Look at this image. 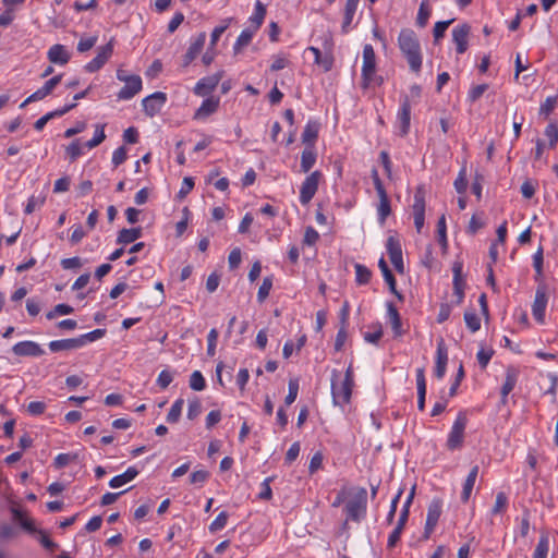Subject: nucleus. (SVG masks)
Instances as JSON below:
<instances>
[{"label":"nucleus","mask_w":558,"mask_h":558,"mask_svg":"<svg viewBox=\"0 0 558 558\" xmlns=\"http://www.w3.org/2000/svg\"><path fill=\"white\" fill-rule=\"evenodd\" d=\"M378 197H379L378 217H379V221L381 223H384L386 218L391 213L390 202H389L387 193H383V194L378 195Z\"/></svg>","instance_id":"nucleus-37"},{"label":"nucleus","mask_w":558,"mask_h":558,"mask_svg":"<svg viewBox=\"0 0 558 558\" xmlns=\"http://www.w3.org/2000/svg\"><path fill=\"white\" fill-rule=\"evenodd\" d=\"M478 471H480L478 465H474L465 478V482H464L463 488H462V493H461V501L464 504L468 502L471 497L474 484H475L477 475H478Z\"/></svg>","instance_id":"nucleus-25"},{"label":"nucleus","mask_w":558,"mask_h":558,"mask_svg":"<svg viewBox=\"0 0 558 558\" xmlns=\"http://www.w3.org/2000/svg\"><path fill=\"white\" fill-rule=\"evenodd\" d=\"M446 218L442 215L437 222V233L439 243L446 247L447 246V234H446Z\"/></svg>","instance_id":"nucleus-57"},{"label":"nucleus","mask_w":558,"mask_h":558,"mask_svg":"<svg viewBox=\"0 0 558 558\" xmlns=\"http://www.w3.org/2000/svg\"><path fill=\"white\" fill-rule=\"evenodd\" d=\"M488 89V84H480L474 87H472L469 92L468 98L471 102L476 101L480 99L483 94Z\"/></svg>","instance_id":"nucleus-58"},{"label":"nucleus","mask_w":558,"mask_h":558,"mask_svg":"<svg viewBox=\"0 0 558 558\" xmlns=\"http://www.w3.org/2000/svg\"><path fill=\"white\" fill-rule=\"evenodd\" d=\"M319 125L316 122H307L302 133V141L306 146H313L318 136Z\"/></svg>","instance_id":"nucleus-33"},{"label":"nucleus","mask_w":558,"mask_h":558,"mask_svg":"<svg viewBox=\"0 0 558 558\" xmlns=\"http://www.w3.org/2000/svg\"><path fill=\"white\" fill-rule=\"evenodd\" d=\"M172 380H173L172 374L169 371L163 369L158 375L157 385L161 389H166L171 384Z\"/></svg>","instance_id":"nucleus-62"},{"label":"nucleus","mask_w":558,"mask_h":558,"mask_svg":"<svg viewBox=\"0 0 558 558\" xmlns=\"http://www.w3.org/2000/svg\"><path fill=\"white\" fill-rule=\"evenodd\" d=\"M543 248L539 247L533 255V267L536 272V280L543 275Z\"/></svg>","instance_id":"nucleus-54"},{"label":"nucleus","mask_w":558,"mask_h":558,"mask_svg":"<svg viewBox=\"0 0 558 558\" xmlns=\"http://www.w3.org/2000/svg\"><path fill=\"white\" fill-rule=\"evenodd\" d=\"M398 45L411 71L418 73L422 68V52L415 32L411 28L401 29L398 36Z\"/></svg>","instance_id":"nucleus-1"},{"label":"nucleus","mask_w":558,"mask_h":558,"mask_svg":"<svg viewBox=\"0 0 558 558\" xmlns=\"http://www.w3.org/2000/svg\"><path fill=\"white\" fill-rule=\"evenodd\" d=\"M254 31H252L251 28H245L241 32V34L239 35L236 41L234 43V46H233V51L234 53H239L243 47L247 46L253 36H254Z\"/></svg>","instance_id":"nucleus-36"},{"label":"nucleus","mask_w":558,"mask_h":558,"mask_svg":"<svg viewBox=\"0 0 558 558\" xmlns=\"http://www.w3.org/2000/svg\"><path fill=\"white\" fill-rule=\"evenodd\" d=\"M184 400L178 399L173 402L171 405L168 414H167V422L168 423H177L181 416L182 409H183Z\"/></svg>","instance_id":"nucleus-38"},{"label":"nucleus","mask_w":558,"mask_h":558,"mask_svg":"<svg viewBox=\"0 0 558 558\" xmlns=\"http://www.w3.org/2000/svg\"><path fill=\"white\" fill-rule=\"evenodd\" d=\"M378 267L383 272L384 279L387 282L390 292L393 293L400 301H402L403 295L397 290L396 278L383 257L378 262Z\"/></svg>","instance_id":"nucleus-24"},{"label":"nucleus","mask_w":558,"mask_h":558,"mask_svg":"<svg viewBox=\"0 0 558 558\" xmlns=\"http://www.w3.org/2000/svg\"><path fill=\"white\" fill-rule=\"evenodd\" d=\"M105 125L104 124H97L96 125V130H95V134H94V137L92 140H89L85 145L86 147H88L89 149L100 145L105 138H106V134H105Z\"/></svg>","instance_id":"nucleus-46"},{"label":"nucleus","mask_w":558,"mask_h":558,"mask_svg":"<svg viewBox=\"0 0 558 558\" xmlns=\"http://www.w3.org/2000/svg\"><path fill=\"white\" fill-rule=\"evenodd\" d=\"M209 477V472L206 470H197L191 473L190 483L194 485H203Z\"/></svg>","instance_id":"nucleus-56"},{"label":"nucleus","mask_w":558,"mask_h":558,"mask_svg":"<svg viewBox=\"0 0 558 558\" xmlns=\"http://www.w3.org/2000/svg\"><path fill=\"white\" fill-rule=\"evenodd\" d=\"M366 507L367 490L364 487H360L356 489L352 498L345 504L344 511L348 519L360 522L366 513Z\"/></svg>","instance_id":"nucleus-4"},{"label":"nucleus","mask_w":558,"mask_h":558,"mask_svg":"<svg viewBox=\"0 0 558 558\" xmlns=\"http://www.w3.org/2000/svg\"><path fill=\"white\" fill-rule=\"evenodd\" d=\"M47 58L53 64L64 65L70 61L71 54L63 45L56 44L49 48Z\"/></svg>","instance_id":"nucleus-18"},{"label":"nucleus","mask_w":558,"mask_h":558,"mask_svg":"<svg viewBox=\"0 0 558 558\" xmlns=\"http://www.w3.org/2000/svg\"><path fill=\"white\" fill-rule=\"evenodd\" d=\"M105 333L106 329H95L76 338L52 340L49 342L48 348L51 352L76 350L102 338Z\"/></svg>","instance_id":"nucleus-2"},{"label":"nucleus","mask_w":558,"mask_h":558,"mask_svg":"<svg viewBox=\"0 0 558 558\" xmlns=\"http://www.w3.org/2000/svg\"><path fill=\"white\" fill-rule=\"evenodd\" d=\"M318 240V232L313 227H307L304 232L303 243L311 246L314 245Z\"/></svg>","instance_id":"nucleus-60"},{"label":"nucleus","mask_w":558,"mask_h":558,"mask_svg":"<svg viewBox=\"0 0 558 558\" xmlns=\"http://www.w3.org/2000/svg\"><path fill=\"white\" fill-rule=\"evenodd\" d=\"M220 99L218 97L206 98L196 110L194 119L201 120L215 113L219 108Z\"/></svg>","instance_id":"nucleus-21"},{"label":"nucleus","mask_w":558,"mask_h":558,"mask_svg":"<svg viewBox=\"0 0 558 558\" xmlns=\"http://www.w3.org/2000/svg\"><path fill=\"white\" fill-rule=\"evenodd\" d=\"M265 16H266V8L259 0H257L256 4H255L254 13L250 17V22L252 23L251 29L256 32L262 26Z\"/></svg>","instance_id":"nucleus-32"},{"label":"nucleus","mask_w":558,"mask_h":558,"mask_svg":"<svg viewBox=\"0 0 558 558\" xmlns=\"http://www.w3.org/2000/svg\"><path fill=\"white\" fill-rule=\"evenodd\" d=\"M508 506V497L504 492H499L496 495L495 505L492 509L493 514L501 513Z\"/></svg>","instance_id":"nucleus-49"},{"label":"nucleus","mask_w":558,"mask_h":558,"mask_svg":"<svg viewBox=\"0 0 558 558\" xmlns=\"http://www.w3.org/2000/svg\"><path fill=\"white\" fill-rule=\"evenodd\" d=\"M217 339H218L217 329H215V328L210 329V331L208 332V336H207V354L209 356H214L216 353Z\"/></svg>","instance_id":"nucleus-55"},{"label":"nucleus","mask_w":558,"mask_h":558,"mask_svg":"<svg viewBox=\"0 0 558 558\" xmlns=\"http://www.w3.org/2000/svg\"><path fill=\"white\" fill-rule=\"evenodd\" d=\"M470 33L471 26L468 23L459 24L452 29V41L456 45L458 54H462L468 50Z\"/></svg>","instance_id":"nucleus-12"},{"label":"nucleus","mask_w":558,"mask_h":558,"mask_svg":"<svg viewBox=\"0 0 558 558\" xmlns=\"http://www.w3.org/2000/svg\"><path fill=\"white\" fill-rule=\"evenodd\" d=\"M386 248L389 256L402 254L400 241L395 236L387 239Z\"/></svg>","instance_id":"nucleus-53"},{"label":"nucleus","mask_w":558,"mask_h":558,"mask_svg":"<svg viewBox=\"0 0 558 558\" xmlns=\"http://www.w3.org/2000/svg\"><path fill=\"white\" fill-rule=\"evenodd\" d=\"M354 383L341 378L339 371L331 372V395L335 404L344 405L351 400Z\"/></svg>","instance_id":"nucleus-3"},{"label":"nucleus","mask_w":558,"mask_h":558,"mask_svg":"<svg viewBox=\"0 0 558 558\" xmlns=\"http://www.w3.org/2000/svg\"><path fill=\"white\" fill-rule=\"evenodd\" d=\"M314 54L315 63L319 65L324 72H328L333 66V56L329 52L322 53L320 49L314 46L307 48Z\"/></svg>","instance_id":"nucleus-22"},{"label":"nucleus","mask_w":558,"mask_h":558,"mask_svg":"<svg viewBox=\"0 0 558 558\" xmlns=\"http://www.w3.org/2000/svg\"><path fill=\"white\" fill-rule=\"evenodd\" d=\"M190 387L195 391H202L206 387V381L199 371H194L190 376Z\"/></svg>","instance_id":"nucleus-44"},{"label":"nucleus","mask_w":558,"mask_h":558,"mask_svg":"<svg viewBox=\"0 0 558 558\" xmlns=\"http://www.w3.org/2000/svg\"><path fill=\"white\" fill-rule=\"evenodd\" d=\"M167 101V95L162 92H155L145 97L142 101L144 112L146 116L153 118L160 112L161 108Z\"/></svg>","instance_id":"nucleus-10"},{"label":"nucleus","mask_w":558,"mask_h":558,"mask_svg":"<svg viewBox=\"0 0 558 558\" xmlns=\"http://www.w3.org/2000/svg\"><path fill=\"white\" fill-rule=\"evenodd\" d=\"M228 518H229V515L226 511L220 512L217 515V518L210 523L209 532L216 533V532L222 530L227 525Z\"/></svg>","instance_id":"nucleus-48"},{"label":"nucleus","mask_w":558,"mask_h":558,"mask_svg":"<svg viewBox=\"0 0 558 558\" xmlns=\"http://www.w3.org/2000/svg\"><path fill=\"white\" fill-rule=\"evenodd\" d=\"M298 393H299V380L298 379H290L289 381V391H288V395L284 399V404L287 407H289L290 404H292L296 397H298Z\"/></svg>","instance_id":"nucleus-50"},{"label":"nucleus","mask_w":558,"mask_h":558,"mask_svg":"<svg viewBox=\"0 0 558 558\" xmlns=\"http://www.w3.org/2000/svg\"><path fill=\"white\" fill-rule=\"evenodd\" d=\"M442 511V501L440 499H434L428 506L427 509V515H426V522H428V525H437L438 520L441 515Z\"/></svg>","instance_id":"nucleus-29"},{"label":"nucleus","mask_w":558,"mask_h":558,"mask_svg":"<svg viewBox=\"0 0 558 558\" xmlns=\"http://www.w3.org/2000/svg\"><path fill=\"white\" fill-rule=\"evenodd\" d=\"M468 424L466 412H459L447 439V448L456 450L462 447L464 440V430Z\"/></svg>","instance_id":"nucleus-5"},{"label":"nucleus","mask_w":558,"mask_h":558,"mask_svg":"<svg viewBox=\"0 0 558 558\" xmlns=\"http://www.w3.org/2000/svg\"><path fill=\"white\" fill-rule=\"evenodd\" d=\"M425 189L417 186L414 193V202L412 205L414 226L416 231L420 233L424 227L425 221Z\"/></svg>","instance_id":"nucleus-7"},{"label":"nucleus","mask_w":558,"mask_h":558,"mask_svg":"<svg viewBox=\"0 0 558 558\" xmlns=\"http://www.w3.org/2000/svg\"><path fill=\"white\" fill-rule=\"evenodd\" d=\"M45 203V197L44 196H35V195H32L28 201H27V204L25 206V214L29 215L32 213H34V210L36 208H40Z\"/></svg>","instance_id":"nucleus-52"},{"label":"nucleus","mask_w":558,"mask_h":558,"mask_svg":"<svg viewBox=\"0 0 558 558\" xmlns=\"http://www.w3.org/2000/svg\"><path fill=\"white\" fill-rule=\"evenodd\" d=\"M517 374L514 372L508 371L506 374L505 383L501 387V401L502 403L507 402L508 395L513 390L517 384Z\"/></svg>","instance_id":"nucleus-35"},{"label":"nucleus","mask_w":558,"mask_h":558,"mask_svg":"<svg viewBox=\"0 0 558 558\" xmlns=\"http://www.w3.org/2000/svg\"><path fill=\"white\" fill-rule=\"evenodd\" d=\"M549 550V539L546 535L541 536L536 548L533 554V558H546Z\"/></svg>","instance_id":"nucleus-45"},{"label":"nucleus","mask_w":558,"mask_h":558,"mask_svg":"<svg viewBox=\"0 0 558 558\" xmlns=\"http://www.w3.org/2000/svg\"><path fill=\"white\" fill-rule=\"evenodd\" d=\"M271 477H267L263 481L260 485V492L258 493V498L262 500H269L272 497V492L270 487Z\"/></svg>","instance_id":"nucleus-59"},{"label":"nucleus","mask_w":558,"mask_h":558,"mask_svg":"<svg viewBox=\"0 0 558 558\" xmlns=\"http://www.w3.org/2000/svg\"><path fill=\"white\" fill-rule=\"evenodd\" d=\"M113 52L112 41H109L105 46L98 48L97 56L90 60L85 66V71L89 73L97 72L100 70L106 62L109 60Z\"/></svg>","instance_id":"nucleus-11"},{"label":"nucleus","mask_w":558,"mask_h":558,"mask_svg":"<svg viewBox=\"0 0 558 558\" xmlns=\"http://www.w3.org/2000/svg\"><path fill=\"white\" fill-rule=\"evenodd\" d=\"M45 410H46V403L43 401H32L27 405V412L31 415H35V416L40 415L45 412Z\"/></svg>","instance_id":"nucleus-63"},{"label":"nucleus","mask_w":558,"mask_h":558,"mask_svg":"<svg viewBox=\"0 0 558 558\" xmlns=\"http://www.w3.org/2000/svg\"><path fill=\"white\" fill-rule=\"evenodd\" d=\"M138 475V470L134 466H130L126 469V471L122 474H119L114 477H112L109 482V486L111 488H118L121 487L131 481H133Z\"/></svg>","instance_id":"nucleus-27"},{"label":"nucleus","mask_w":558,"mask_h":558,"mask_svg":"<svg viewBox=\"0 0 558 558\" xmlns=\"http://www.w3.org/2000/svg\"><path fill=\"white\" fill-rule=\"evenodd\" d=\"M360 0H347L341 25L342 33L347 34L352 24Z\"/></svg>","instance_id":"nucleus-26"},{"label":"nucleus","mask_w":558,"mask_h":558,"mask_svg":"<svg viewBox=\"0 0 558 558\" xmlns=\"http://www.w3.org/2000/svg\"><path fill=\"white\" fill-rule=\"evenodd\" d=\"M373 331H367L364 333V340L368 343L377 344L383 337V327L379 323L371 326Z\"/></svg>","instance_id":"nucleus-43"},{"label":"nucleus","mask_w":558,"mask_h":558,"mask_svg":"<svg viewBox=\"0 0 558 558\" xmlns=\"http://www.w3.org/2000/svg\"><path fill=\"white\" fill-rule=\"evenodd\" d=\"M430 16V9L428 7V0H423L416 17V24L420 27H425Z\"/></svg>","instance_id":"nucleus-40"},{"label":"nucleus","mask_w":558,"mask_h":558,"mask_svg":"<svg viewBox=\"0 0 558 558\" xmlns=\"http://www.w3.org/2000/svg\"><path fill=\"white\" fill-rule=\"evenodd\" d=\"M96 43H97L96 36L81 38V40L77 44V50L80 52H86V51L90 50L95 46Z\"/></svg>","instance_id":"nucleus-64"},{"label":"nucleus","mask_w":558,"mask_h":558,"mask_svg":"<svg viewBox=\"0 0 558 558\" xmlns=\"http://www.w3.org/2000/svg\"><path fill=\"white\" fill-rule=\"evenodd\" d=\"M316 162V153L313 146H306L301 155V171L307 173Z\"/></svg>","instance_id":"nucleus-31"},{"label":"nucleus","mask_w":558,"mask_h":558,"mask_svg":"<svg viewBox=\"0 0 558 558\" xmlns=\"http://www.w3.org/2000/svg\"><path fill=\"white\" fill-rule=\"evenodd\" d=\"M398 121L400 124V134L402 136L407 135L411 121V105L408 96H405L401 102L400 109L398 111Z\"/></svg>","instance_id":"nucleus-19"},{"label":"nucleus","mask_w":558,"mask_h":558,"mask_svg":"<svg viewBox=\"0 0 558 558\" xmlns=\"http://www.w3.org/2000/svg\"><path fill=\"white\" fill-rule=\"evenodd\" d=\"M355 279L359 284H366L372 278V271L362 264H355Z\"/></svg>","instance_id":"nucleus-39"},{"label":"nucleus","mask_w":558,"mask_h":558,"mask_svg":"<svg viewBox=\"0 0 558 558\" xmlns=\"http://www.w3.org/2000/svg\"><path fill=\"white\" fill-rule=\"evenodd\" d=\"M272 288V278L265 277L257 292V301L263 303L269 295V292Z\"/></svg>","instance_id":"nucleus-47"},{"label":"nucleus","mask_w":558,"mask_h":558,"mask_svg":"<svg viewBox=\"0 0 558 558\" xmlns=\"http://www.w3.org/2000/svg\"><path fill=\"white\" fill-rule=\"evenodd\" d=\"M448 362V353L445 347L444 340L441 339L437 345L436 352V365H435V376L438 379H441L446 374V367Z\"/></svg>","instance_id":"nucleus-20"},{"label":"nucleus","mask_w":558,"mask_h":558,"mask_svg":"<svg viewBox=\"0 0 558 558\" xmlns=\"http://www.w3.org/2000/svg\"><path fill=\"white\" fill-rule=\"evenodd\" d=\"M12 352L17 356H40L45 354V350L35 341L26 340L15 343Z\"/></svg>","instance_id":"nucleus-15"},{"label":"nucleus","mask_w":558,"mask_h":558,"mask_svg":"<svg viewBox=\"0 0 558 558\" xmlns=\"http://www.w3.org/2000/svg\"><path fill=\"white\" fill-rule=\"evenodd\" d=\"M387 317L391 325L395 337H401L404 333V330L402 329L401 317L398 310L391 302L387 303Z\"/></svg>","instance_id":"nucleus-23"},{"label":"nucleus","mask_w":558,"mask_h":558,"mask_svg":"<svg viewBox=\"0 0 558 558\" xmlns=\"http://www.w3.org/2000/svg\"><path fill=\"white\" fill-rule=\"evenodd\" d=\"M454 19L448 21H439L435 23L433 29L434 43L437 44L444 36L447 28L453 23Z\"/></svg>","instance_id":"nucleus-42"},{"label":"nucleus","mask_w":558,"mask_h":558,"mask_svg":"<svg viewBox=\"0 0 558 558\" xmlns=\"http://www.w3.org/2000/svg\"><path fill=\"white\" fill-rule=\"evenodd\" d=\"M128 158V151L124 146L117 148L112 154V163L114 167L122 165Z\"/></svg>","instance_id":"nucleus-61"},{"label":"nucleus","mask_w":558,"mask_h":558,"mask_svg":"<svg viewBox=\"0 0 558 558\" xmlns=\"http://www.w3.org/2000/svg\"><path fill=\"white\" fill-rule=\"evenodd\" d=\"M225 76V71L220 70L213 75L201 78L193 88L196 96L205 97L216 89L221 78Z\"/></svg>","instance_id":"nucleus-9"},{"label":"nucleus","mask_w":558,"mask_h":558,"mask_svg":"<svg viewBox=\"0 0 558 558\" xmlns=\"http://www.w3.org/2000/svg\"><path fill=\"white\" fill-rule=\"evenodd\" d=\"M320 178L322 173L317 170L305 178L300 189V203L302 205L312 201L318 190Z\"/></svg>","instance_id":"nucleus-8"},{"label":"nucleus","mask_w":558,"mask_h":558,"mask_svg":"<svg viewBox=\"0 0 558 558\" xmlns=\"http://www.w3.org/2000/svg\"><path fill=\"white\" fill-rule=\"evenodd\" d=\"M53 88L46 82L43 87L29 95L21 105L20 108H25L28 104L44 99L52 93Z\"/></svg>","instance_id":"nucleus-34"},{"label":"nucleus","mask_w":558,"mask_h":558,"mask_svg":"<svg viewBox=\"0 0 558 558\" xmlns=\"http://www.w3.org/2000/svg\"><path fill=\"white\" fill-rule=\"evenodd\" d=\"M416 387H417V408L423 411L425 408L426 380L424 368L416 369Z\"/></svg>","instance_id":"nucleus-28"},{"label":"nucleus","mask_w":558,"mask_h":558,"mask_svg":"<svg viewBox=\"0 0 558 558\" xmlns=\"http://www.w3.org/2000/svg\"><path fill=\"white\" fill-rule=\"evenodd\" d=\"M464 322L466 324V327L472 331L476 332L481 328V319L477 316V314L471 310L465 311L464 313Z\"/></svg>","instance_id":"nucleus-41"},{"label":"nucleus","mask_w":558,"mask_h":558,"mask_svg":"<svg viewBox=\"0 0 558 558\" xmlns=\"http://www.w3.org/2000/svg\"><path fill=\"white\" fill-rule=\"evenodd\" d=\"M547 294L545 286H539L535 292V299L532 305V314L535 320L539 324L545 322V310L547 305Z\"/></svg>","instance_id":"nucleus-13"},{"label":"nucleus","mask_w":558,"mask_h":558,"mask_svg":"<svg viewBox=\"0 0 558 558\" xmlns=\"http://www.w3.org/2000/svg\"><path fill=\"white\" fill-rule=\"evenodd\" d=\"M206 41V33H199L196 38L191 43L187 51L183 56L182 68H187L193 60L201 53Z\"/></svg>","instance_id":"nucleus-16"},{"label":"nucleus","mask_w":558,"mask_h":558,"mask_svg":"<svg viewBox=\"0 0 558 558\" xmlns=\"http://www.w3.org/2000/svg\"><path fill=\"white\" fill-rule=\"evenodd\" d=\"M545 136L549 141V147L554 148L558 143V126L556 123L550 122L545 129Z\"/></svg>","instance_id":"nucleus-51"},{"label":"nucleus","mask_w":558,"mask_h":558,"mask_svg":"<svg viewBox=\"0 0 558 558\" xmlns=\"http://www.w3.org/2000/svg\"><path fill=\"white\" fill-rule=\"evenodd\" d=\"M142 236V228L122 229L117 238L119 244H130Z\"/></svg>","instance_id":"nucleus-30"},{"label":"nucleus","mask_w":558,"mask_h":558,"mask_svg":"<svg viewBox=\"0 0 558 558\" xmlns=\"http://www.w3.org/2000/svg\"><path fill=\"white\" fill-rule=\"evenodd\" d=\"M142 78L138 75H132L125 82V85L118 93V99L129 100L142 90Z\"/></svg>","instance_id":"nucleus-17"},{"label":"nucleus","mask_w":558,"mask_h":558,"mask_svg":"<svg viewBox=\"0 0 558 558\" xmlns=\"http://www.w3.org/2000/svg\"><path fill=\"white\" fill-rule=\"evenodd\" d=\"M463 270V264L460 260H456L452 265V272H453V293L457 298L456 304L460 305L463 302L464 299V288H465V280L462 276Z\"/></svg>","instance_id":"nucleus-14"},{"label":"nucleus","mask_w":558,"mask_h":558,"mask_svg":"<svg viewBox=\"0 0 558 558\" xmlns=\"http://www.w3.org/2000/svg\"><path fill=\"white\" fill-rule=\"evenodd\" d=\"M376 72V56L372 45L366 44L363 47L362 80L363 86L367 87L374 78Z\"/></svg>","instance_id":"nucleus-6"}]
</instances>
